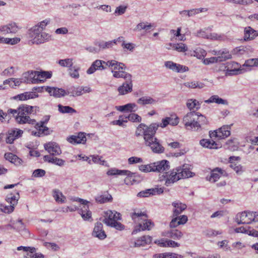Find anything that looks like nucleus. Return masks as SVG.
Instances as JSON below:
<instances>
[{
  "label": "nucleus",
  "mask_w": 258,
  "mask_h": 258,
  "mask_svg": "<svg viewBox=\"0 0 258 258\" xmlns=\"http://www.w3.org/2000/svg\"><path fill=\"white\" fill-rule=\"evenodd\" d=\"M36 108V106L22 105L16 109H9L8 112L9 114H12L11 117L15 118L17 123L20 124L28 123L32 125L35 124V120L31 119L29 115L31 114L34 111V109Z\"/></svg>",
  "instance_id": "nucleus-1"
},
{
  "label": "nucleus",
  "mask_w": 258,
  "mask_h": 258,
  "mask_svg": "<svg viewBox=\"0 0 258 258\" xmlns=\"http://www.w3.org/2000/svg\"><path fill=\"white\" fill-rule=\"evenodd\" d=\"M133 220L139 225L136 226L133 231V234H136L141 230H150L154 226L153 223L147 219V215L142 212H135L132 214Z\"/></svg>",
  "instance_id": "nucleus-2"
},
{
  "label": "nucleus",
  "mask_w": 258,
  "mask_h": 258,
  "mask_svg": "<svg viewBox=\"0 0 258 258\" xmlns=\"http://www.w3.org/2000/svg\"><path fill=\"white\" fill-rule=\"evenodd\" d=\"M105 65L107 68H110L113 77L127 79L130 78L131 74L125 72V67L123 63L112 59L107 61Z\"/></svg>",
  "instance_id": "nucleus-3"
},
{
  "label": "nucleus",
  "mask_w": 258,
  "mask_h": 258,
  "mask_svg": "<svg viewBox=\"0 0 258 258\" xmlns=\"http://www.w3.org/2000/svg\"><path fill=\"white\" fill-rule=\"evenodd\" d=\"M121 219V215L115 211L108 210L105 213L104 219L103 222L106 225L114 227L116 230H122L124 226L117 221Z\"/></svg>",
  "instance_id": "nucleus-4"
},
{
  "label": "nucleus",
  "mask_w": 258,
  "mask_h": 258,
  "mask_svg": "<svg viewBox=\"0 0 258 258\" xmlns=\"http://www.w3.org/2000/svg\"><path fill=\"white\" fill-rule=\"evenodd\" d=\"M28 37L33 44H40L51 39V35L32 27L28 31Z\"/></svg>",
  "instance_id": "nucleus-5"
},
{
  "label": "nucleus",
  "mask_w": 258,
  "mask_h": 258,
  "mask_svg": "<svg viewBox=\"0 0 258 258\" xmlns=\"http://www.w3.org/2000/svg\"><path fill=\"white\" fill-rule=\"evenodd\" d=\"M159 127L157 123H152L149 126H147L144 123H141L137 127L135 134L137 136H143L144 142L147 140L146 137L150 138L155 133Z\"/></svg>",
  "instance_id": "nucleus-6"
},
{
  "label": "nucleus",
  "mask_w": 258,
  "mask_h": 258,
  "mask_svg": "<svg viewBox=\"0 0 258 258\" xmlns=\"http://www.w3.org/2000/svg\"><path fill=\"white\" fill-rule=\"evenodd\" d=\"M108 175H126L124 182L127 185L133 184L136 181V173L127 170H119L116 168H111L107 172Z\"/></svg>",
  "instance_id": "nucleus-7"
},
{
  "label": "nucleus",
  "mask_w": 258,
  "mask_h": 258,
  "mask_svg": "<svg viewBox=\"0 0 258 258\" xmlns=\"http://www.w3.org/2000/svg\"><path fill=\"white\" fill-rule=\"evenodd\" d=\"M225 61L226 53L223 51L220 55L204 59L203 62L205 65L216 63V67L219 68V71H225L226 70Z\"/></svg>",
  "instance_id": "nucleus-8"
},
{
  "label": "nucleus",
  "mask_w": 258,
  "mask_h": 258,
  "mask_svg": "<svg viewBox=\"0 0 258 258\" xmlns=\"http://www.w3.org/2000/svg\"><path fill=\"white\" fill-rule=\"evenodd\" d=\"M197 117V112L195 111L189 112L184 115L183 122L185 127L188 130L198 131L199 125L196 119Z\"/></svg>",
  "instance_id": "nucleus-9"
},
{
  "label": "nucleus",
  "mask_w": 258,
  "mask_h": 258,
  "mask_svg": "<svg viewBox=\"0 0 258 258\" xmlns=\"http://www.w3.org/2000/svg\"><path fill=\"white\" fill-rule=\"evenodd\" d=\"M146 139L147 140L145 142V145L149 147L154 153L160 154L164 152V148L155 137V135H152L150 138L146 137Z\"/></svg>",
  "instance_id": "nucleus-10"
},
{
  "label": "nucleus",
  "mask_w": 258,
  "mask_h": 258,
  "mask_svg": "<svg viewBox=\"0 0 258 258\" xmlns=\"http://www.w3.org/2000/svg\"><path fill=\"white\" fill-rule=\"evenodd\" d=\"M246 72V70L242 68V66L236 62H227V76L238 75Z\"/></svg>",
  "instance_id": "nucleus-11"
},
{
  "label": "nucleus",
  "mask_w": 258,
  "mask_h": 258,
  "mask_svg": "<svg viewBox=\"0 0 258 258\" xmlns=\"http://www.w3.org/2000/svg\"><path fill=\"white\" fill-rule=\"evenodd\" d=\"M160 180H165V185L167 186H171L174 182L180 179L176 169H173L172 171L165 172L160 177Z\"/></svg>",
  "instance_id": "nucleus-12"
},
{
  "label": "nucleus",
  "mask_w": 258,
  "mask_h": 258,
  "mask_svg": "<svg viewBox=\"0 0 258 258\" xmlns=\"http://www.w3.org/2000/svg\"><path fill=\"white\" fill-rule=\"evenodd\" d=\"M74 201L78 202L84 205L83 207L80 210L79 213L81 215L82 218L84 220H90L92 218V213L88 210L89 206L87 204L89 202L80 198H76Z\"/></svg>",
  "instance_id": "nucleus-13"
},
{
  "label": "nucleus",
  "mask_w": 258,
  "mask_h": 258,
  "mask_svg": "<svg viewBox=\"0 0 258 258\" xmlns=\"http://www.w3.org/2000/svg\"><path fill=\"white\" fill-rule=\"evenodd\" d=\"M252 212L244 211L237 214L235 217V221L238 224H251Z\"/></svg>",
  "instance_id": "nucleus-14"
},
{
  "label": "nucleus",
  "mask_w": 258,
  "mask_h": 258,
  "mask_svg": "<svg viewBox=\"0 0 258 258\" xmlns=\"http://www.w3.org/2000/svg\"><path fill=\"white\" fill-rule=\"evenodd\" d=\"M33 83H39L44 82L46 79L50 78L52 74L49 72L45 71H34L32 73Z\"/></svg>",
  "instance_id": "nucleus-15"
},
{
  "label": "nucleus",
  "mask_w": 258,
  "mask_h": 258,
  "mask_svg": "<svg viewBox=\"0 0 258 258\" xmlns=\"http://www.w3.org/2000/svg\"><path fill=\"white\" fill-rule=\"evenodd\" d=\"M125 82L121 85L119 86L117 88L119 95H126L133 91V83L132 80V76L130 75L129 79H124Z\"/></svg>",
  "instance_id": "nucleus-16"
},
{
  "label": "nucleus",
  "mask_w": 258,
  "mask_h": 258,
  "mask_svg": "<svg viewBox=\"0 0 258 258\" xmlns=\"http://www.w3.org/2000/svg\"><path fill=\"white\" fill-rule=\"evenodd\" d=\"M92 236L97 238L99 240L105 239L107 235L103 230V225L100 222H96L95 224L93 230L92 232Z\"/></svg>",
  "instance_id": "nucleus-17"
},
{
  "label": "nucleus",
  "mask_w": 258,
  "mask_h": 258,
  "mask_svg": "<svg viewBox=\"0 0 258 258\" xmlns=\"http://www.w3.org/2000/svg\"><path fill=\"white\" fill-rule=\"evenodd\" d=\"M23 131L20 129L14 128L8 131L7 133L6 142L7 144H12L14 141L22 135Z\"/></svg>",
  "instance_id": "nucleus-18"
},
{
  "label": "nucleus",
  "mask_w": 258,
  "mask_h": 258,
  "mask_svg": "<svg viewBox=\"0 0 258 258\" xmlns=\"http://www.w3.org/2000/svg\"><path fill=\"white\" fill-rule=\"evenodd\" d=\"M44 149L50 154L53 156L59 155L61 153V150L59 145L55 142H48L44 145Z\"/></svg>",
  "instance_id": "nucleus-19"
},
{
  "label": "nucleus",
  "mask_w": 258,
  "mask_h": 258,
  "mask_svg": "<svg viewBox=\"0 0 258 258\" xmlns=\"http://www.w3.org/2000/svg\"><path fill=\"white\" fill-rule=\"evenodd\" d=\"M240 160V158L238 156L229 157L230 167L238 174H241L243 172L242 167L239 164Z\"/></svg>",
  "instance_id": "nucleus-20"
},
{
  "label": "nucleus",
  "mask_w": 258,
  "mask_h": 258,
  "mask_svg": "<svg viewBox=\"0 0 258 258\" xmlns=\"http://www.w3.org/2000/svg\"><path fill=\"white\" fill-rule=\"evenodd\" d=\"M162 235L175 240H178L183 236V233L181 231L175 228H170L164 231Z\"/></svg>",
  "instance_id": "nucleus-21"
},
{
  "label": "nucleus",
  "mask_w": 258,
  "mask_h": 258,
  "mask_svg": "<svg viewBox=\"0 0 258 258\" xmlns=\"http://www.w3.org/2000/svg\"><path fill=\"white\" fill-rule=\"evenodd\" d=\"M195 35L199 37H202L204 38L215 40H220L223 38V37L221 35L217 33H213L208 34L205 29H200L198 30Z\"/></svg>",
  "instance_id": "nucleus-22"
},
{
  "label": "nucleus",
  "mask_w": 258,
  "mask_h": 258,
  "mask_svg": "<svg viewBox=\"0 0 258 258\" xmlns=\"http://www.w3.org/2000/svg\"><path fill=\"white\" fill-rule=\"evenodd\" d=\"M164 66L167 69L177 73H183L187 71V68L185 66L176 63L172 61H165Z\"/></svg>",
  "instance_id": "nucleus-23"
},
{
  "label": "nucleus",
  "mask_w": 258,
  "mask_h": 258,
  "mask_svg": "<svg viewBox=\"0 0 258 258\" xmlns=\"http://www.w3.org/2000/svg\"><path fill=\"white\" fill-rule=\"evenodd\" d=\"M106 62L99 59L96 60L87 70V73L88 74H92L97 70H103L107 69V66L105 65Z\"/></svg>",
  "instance_id": "nucleus-24"
},
{
  "label": "nucleus",
  "mask_w": 258,
  "mask_h": 258,
  "mask_svg": "<svg viewBox=\"0 0 258 258\" xmlns=\"http://www.w3.org/2000/svg\"><path fill=\"white\" fill-rule=\"evenodd\" d=\"M163 192V187H156L141 191L138 194L137 196L139 197H148L151 195H160Z\"/></svg>",
  "instance_id": "nucleus-25"
},
{
  "label": "nucleus",
  "mask_w": 258,
  "mask_h": 258,
  "mask_svg": "<svg viewBox=\"0 0 258 258\" xmlns=\"http://www.w3.org/2000/svg\"><path fill=\"white\" fill-rule=\"evenodd\" d=\"M67 141L72 144H85L86 137L84 133H79L77 135H72L67 138Z\"/></svg>",
  "instance_id": "nucleus-26"
},
{
  "label": "nucleus",
  "mask_w": 258,
  "mask_h": 258,
  "mask_svg": "<svg viewBox=\"0 0 258 258\" xmlns=\"http://www.w3.org/2000/svg\"><path fill=\"white\" fill-rule=\"evenodd\" d=\"M207 10L208 9L205 8L192 9L189 10H183L180 11L179 14L182 17H191L200 13L206 12Z\"/></svg>",
  "instance_id": "nucleus-27"
},
{
  "label": "nucleus",
  "mask_w": 258,
  "mask_h": 258,
  "mask_svg": "<svg viewBox=\"0 0 258 258\" xmlns=\"http://www.w3.org/2000/svg\"><path fill=\"white\" fill-rule=\"evenodd\" d=\"M169 164V162L165 160L153 163L154 172H162L168 170L170 167Z\"/></svg>",
  "instance_id": "nucleus-28"
},
{
  "label": "nucleus",
  "mask_w": 258,
  "mask_h": 258,
  "mask_svg": "<svg viewBox=\"0 0 258 258\" xmlns=\"http://www.w3.org/2000/svg\"><path fill=\"white\" fill-rule=\"evenodd\" d=\"M258 36V32L251 27H246L244 30L243 39L244 41H250L255 39Z\"/></svg>",
  "instance_id": "nucleus-29"
},
{
  "label": "nucleus",
  "mask_w": 258,
  "mask_h": 258,
  "mask_svg": "<svg viewBox=\"0 0 258 258\" xmlns=\"http://www.w3.org/2000/svg\"><path fill=\"white\" fill-rule=\"evenodd\" d=\"M223 173L224 170L221 168H215L211 171L210 175L207 176L206 179L210 182H215L220 178L221 175L223 174Z\"/></svg>",
  "instance_id": "nucleus-30"
},
{
  "label": "nucleus",
  "mask_w": 258,
  "mask_h": 258,
  "mask_svg": "<svg viewBox=\"0 0 258 258\" xmlns=\"http://www.w3.org/2000/svg\"><path fill=\"white\" fill-rule=\"evenodd\" d=\"M45 90L50 95L56 98H59L67 95V93L64 90L58 88L47 87Z\"/></svg>",
  "instance_id": "nucleus-31"
},
{
  "label": "nucleus",
  "mask_w": 258,
  "mask_h": 258,
  "mask_svg": "<svg viewBox=\"0 0 258 258\" xmlns=\"http://www.w3.org/2000/svg\"><path fill=\"white\" fill-rule=\"evenodd\" d=\"M179 176L180 179L181 178H188L192 177L194 174L189 169L188 165H184L182 167H179L176 169Z\"/></svg>",
  "instance_id": "nucleus-32"
},
{
  "label": "nucleus",
  "mask_w": 258,
  "mask_h": 258,
  "mask_svg": "<svg viewBox=\"0 0 258 258\" xmlns=\"http://www.w3.org/2000/svg\"><path fill=\"white\" fill-rule=\"evenodd\" d=\"M4 26V27L2 29V31L4 32V35L7 34H15L20 29V27L15 22H11Z\"/></svg>",
  "instance_id": "nucleus-33"
},
{
  "label": "nucleus",
  "mask_w": 258,
  "mask_h": 258,
  "mask_svg": "<svg viewBox=\"0 0 258 258\" xmlns=\"http://www.w3.org/2000/svg\"><path fill=\"white\" fill-rule=\"evenodd\" d=\"M6 160L9 161L11 163L14 164L16 166H19L22 165L23 163V160L18 157L17 155L12 153H6L4 155Z\"/></svg>",
  "instance_id": "nucleus-34"
},
{
  "label": "nucleus",
  "mask_w": 258,
  "mask_h": 258,
  "mask_svg": "<svg viewBox=\"0 0 258 258\" xmlns=\"http://www.w3.org/2000/svg\"><path fill=\"white\" fill-rule=\"evenodd\" d=\"M209 136L211 139L218 138L222 139L225 138L226 136V126L223 125L220 128L214 131L209 132Z\"/></svg>",
  "instance_id": "nucleus-35"
},
{
  "label": "nucleus",
  "mask_w": 258,
  "mask_h": 258,
  "mask_svg": "<svg viewBox=\"0 0 258 258\" xmlns=\"http://www.w3.org/2000/svg\"><path fill=\"white\" fill-rule=\"evenodd\" d=\"M172 205L174 207L173 210V216H177L187 207L185 204H183L179 201H175L173 202Z\"/></svg>",
  "instance_id": "nucleus-36"
},
{
  "label": "nucleus",
  "mask_w": 258,
  "mask_h": 258,
  "mask_svg": "<svg viewBox=\"0 0 258 258\" xmlns=\"http://www.w3.org/2000/svg\"><path fill=\"white\" fill-rule=\"evenodd\" d=\"M115 109L120 112H132L137 110L138 107L135 103H128L124 105L116 106Z\"/></svg>",
  "instance_id": "nucleus-37"
},
{
  "label": "nucleus",
  "mask_w": 258,
  "mask_h": 258,
  "mask_svg": "<svg viewBox=\"0 0 258 258\" xmlns=\"http://www.w3.org/2000/svg\"><path fill=\"white\" fill-rule=\"evenodd\" d=\"M20 198L19 194L18 191H15L14 193H11L7 195L6 201L7 202L11 204L10 206H14L18 203V200Z\"/></svg>",
  "instance_id": "nucleus-38"
},
{
  "label": "nucleus",
  "mask_w": 258,
  "mask_h": 258,
  "mask_svg": "<svg viewBox=\"0 0 258 258\" xmlns=\"http://www.w3.org/2000/svg\"><path fill=\"white\" fill-rule=\"evenodd\" d=\"M52 196L57 203L62 204L64 203L66 201V197L63 195L62 192L58 189L53 190Z\"/></svg>",
  "instance_id": "nucleus-39"
},
{
  "label": "nucleus",
  "mask_w": 258,
  "mask_h": 258,
  "mask_svg": "<svg viewBox=\"0 0 258 258\" xmlns=\"http://www.w3.org/2000/svg\"><path fill=\"white\" fill-rule=\"evenodd\" d=\"M95 201L99 204H104L107 202H111L112 200V196L108 194L99 195L95 197Z\"/></svg>",
  "instance_id": "nucleus-40"
},
{
  "label": "nucleus",
  "mask_w": 258,
  "mask_h": 258,
  "mask_svg": "<svg viewBox=\"0 0 258 258\" xmlns=\"http://www.w3.org/2000/svg\"><path fill=\"white\" fill-rule=\"evenodd\" d=\"M202 146L210 149H217V144L213 140L203 139L200 141Z\"/></svg>",
  "instance_id": "nucleus-41"
},
{
  "label": "nucleus",
  "mask_w": 258,
  "mask_h": 258,
  "mask_svg": "<svg viewBox=\"0 0 258 258\" xmlns=\"http://www.w3.org/2000/svg\"><path fill=\"white\" fill-rule=\"evenodd\" d=\"M82 87H71L68 89L67 94H70L73 97L79 96L83 94L82 92Z\"/></svg>",
  "instance_id": "nucleus-42"
},
{
  "label": "nucleus",
  "mask_w": 258,
  "mask_h": 258,
  "mask_svg": "<svg viewBox=\"0 0 258 258\" xmlns=\"http://www.w3.org/2000/svg\"><path fill=\"white\" fill-rule=\"evenodd\" d=\"M153 258H183V256L174 253L165 252L155 254Z\"/></svg>",
  "instance_id": "nucleus-43"
},
{
  "label": "nucleus",
  "mask_w": 258,
  "mask_h": 258,
  "mask_svg": "<svg viewBox=\"0 0 258 258\" xmlns=\"http://www.w3.org/2000/svg\"><path fill=\"white\" fill-rule=\"evenodd\" d=\"M151 241L152 238L150 236H143L139 238L136 242H135V246L138 247L144 245L146 244L150 243Z\"/></svg>",
  "instance_id": "nucleus-44"
},
{
  "label": "nucleus",
  "mask_w": 258,
  "mask_h": 258,
  "mask_svg": "<svg viewBox=\"0 0 258 258\" xmlns=\"http://www.w3.org/2000/svg\"><path fill=\"white\" fill-rule=\"evenodd\" d=\"M253 49L250 46H241L233 49L232 53L237 55L244 54L245 52H252Z\"/></svg>",
  "instance_id": "nucleus-45"
},
{
  "label": "nucleus",
  "mask_w": 258,
  "mask_h": 258,
  "mask_svg": "<svg viewBox=\"0 0 258 258\" xmlns=\"http://www.w3.org/2000/svg\"><path fill=\"white\" fill-rule=\"evenodd\" d=\"M239 145V142L236 138H231L227 141V146L228 147L230 150L232 151L237 150Z\"/></svg>",
  "instance_id": "nucleus-46"
},
{
  "label": "nucleus",
  "mask_w": 258,
  "mask_h": 258,
  "mask_svg": "<svg viewBox=\"0 0 258 258\" xmlns=\"http://www.w3.org/2000/svg\"><path fill=\"white\" fill-rule=\"evenodd\" d=\"M183 85L191 89H202L205 87V85L203 83L197 81L186 82L184 83Z\"/></svg>",
  "instance_id": "nucleus-47"
},
{
  "label": "nucleus",
  "mask_w": 258,
  "mask_h": 258,
  "mask_svg": "<svg viewBox=\"0 0 258 258\" xmlns=\"http://www.w3.org/2000/svg\"><path fill=\"white\" fill-rule=\"evenodd\" d=\"M168 45L172 46V49L178 52H184L187 50V46L182 43L172 44L168 43Z\"/></svg>",
  "instance_id": "nucleus-48"
},
{
  "label": "nucleus",
  "mask_w": 258,
  "mask_h": 258,
  "mask_svg": "<svg viewBox=\"0 0 258 258\" xmlns=\"http://www.w3.org/2000/svg\"><path fill=\"white\" fill-rule=\"evenodd\" d=\"M156 100L151 97L144 96L139 98L137 102L142 105L152 104L156 103Z\"/></svg>",
  "instance_id": "nucleus-49"
},
{
  "label": "nucleus",
  "mask_w": 258,
  "mask_h": 258,
  "mask_svg": "<svg viewBox=\"0 0 258 258\" xmlns=\"http://www.w3.org/2000/svg\"><path fill=\"white\" fill-rule=\"evenodd\" d=\"M20 41V39L17 37L10 38H5L0 36V43L2 44H10L11 45H14L17 44Z\"/></svg>",
  "instance_id": "nucleus-50"
},
{
  "label": "nucleus",
  "mask_w": 258,
  "mask_h": 258,
  "mask_svg": "<svg viewBox=\"0 0 258 258\" xmlns=\"http://www.w3.org/2000/svg\"><path fill=\"white\" fill-rule=\"evenodd\" d=\"M51 20L49 18L46 19L39 23H37L36 25L33 27V28H35L37 30L43 31L46 27L49 25L50 23Z\"/></svg>",
  "instance_id": "nucleus-51"
},
{
  "label": "nucleus",
  "mask_w": 258,
  "mask_h": 258,
  "mask_svg": "<svg viewBox=\"0 0 258 258\" xmlns=\"http://www.w3.org/2000/svg\"><path fill=\"white\" fill-rule=\"evenodd\" d=\"M58 110L61 113H75L77 111L73 108L69 106H63L61 104L58 105Z\"/></svg>",
  "instance_id": "nucleus-52"
},
{
  "label": "nucleus",
  "mask_w": 258,
  "mask_h": 258,
  "mask_svg": "<svg viewBox=\"0 0 258 258\" xmlns=\"http://www.w3.org/2000/svg\"><path fill=\"white\" fill-rule=\"evenodd\" d=\"M38 96L35 93L33 92H25L17 96V98L20 100H26L29 99L36 98Z\"/></svg>",
  "instance_id": "nucleus-53"
},
{
  "label": "nucleus",
  "mask_w": 258,
  "mask_h": 258,
  "mask_svg": "<svg viewBox=\"0 0 258 258\" xmlns=\"http://www.w3.org/2000/svg\"><path fill=\"white\" fill-rule=\"evenodd\" d=\"M206 103H216L218 104H225V101L217 95H213L209 99L205 101Z\"/></svg>",
  "instance_id": "nucleus-54"
},
{
  "label": "nucleus",
  "mask_w": 258,
  "mask_h": 258,
  "mask_svg": "<svg viewBox=\"0 0 258 258\" xmlns=\"http://www.w3.org/2000/svg\"><path fill=\"white\" fill-rule=\"evenodd\" d=\"M186 106L190 110L195 109L198 110L200 107V104L196 99H188L186 102Z\"/></svg>",
  "instance_id": "nucleus-55"
},
{
  "label": "nucleus",
  "mask_w": 258,
  "mask_h": 258,
  "mask_svg": "<svg viewBox=\"0 0 258 258\" xmlns=\"http://www.w3.org/2000/svg\"><path fill=\"white\" fill-rule=\"evenodd\" d=\"M115 42L111 41H101L98 43V46L101 49H109L113 47L114 45Z\"/></svg>",
  "instance_id": "nucleus-56"
},
{
  "label": "nucleus",
  "mask_w": 258,
  "mask_h": 258,
  "mask_svg": "<svg viewBox=\"0 0 258 258\" xmlns=\"http://www.w3.org/2000/svg\"><path fill=\"white\" fill-rule=\"evenodd\" d=\"M17 68L10 67L5 69L2 73V75L5 77H10L13 76L17 71Z\"/></svg>",
  "instance_id": "nucleus-57"
},
{
  "label": "nucleus",
  "mask_w": 258,
  "mask_h": 258,
  "mask_svg": "<svg viewBox=\"0 0 258 258\" xmlns=\"http://www.w3.org/2000/svg\"><path fill=\"white\" fill-rule=\"evenodd\" d=\"M258 66V58H250L245 61L244 63L242 65V68L244 67H253Z\"/></svg>",
  "instance_id": "nucleus-58"
},
{
  "label": "nucleus",
  "mask_w": 258,
  "mask_h": 258,
  "mask_svg": "<svg viewBox=\"0 0 258 258\" xmlns=\"http://www.w3.org/2000/svg\"><path fill=\"white\" fill-rule=\"evenodd\" d=\"M80 68L77 66H74L69 69V75L70 76L74 79H78L80 77L79 71Z\"/></svg>",
  "instance_id": "nucleus-59"
},
{
  "label": "nucleus",
  "mask_w": 258,
  "mask_h": 258,
  "mask_svg": "<svg viewBox=\"0 0 258 258\" xmlns=\"http://www.w3.org/2000/svg\"><path fill=\"white\" fill-rule=\"evenodd\" d=\"M125 119L133 122H140L142 120L141 117L136 113H130L128 115L125 116Z\"/></svg>",
  "instance_id": "nucleus-60"
},
{
  "label": "nucleus",
  "mask_w": 258,
  "mask_h": 258,
  "mask_svg": "<svg viewBox=\"0 0 258 258\" xmlns=\"http://www.w3.org/2000/svg\"><path fill=\"white\" fill-rule=\"evenodd\" d=\"M206 51L204 49L198 48L194 51V54L192 55L198 59H202L206 55Z\"/></svg>",
  "instance_id": "nucleus-61"
},
{
  "label": "nucleus",
  "mask_w": 258,
  "mask_h": 258,
  "mask_svg": "<svg viewBox=\"0 0 258 258\" xmlns=\"http://www.w3.org/2000/svg\"><path fill=\"white\" fill-rule=\"evenodd\" d=\"M125 116L120 115L118 117V120H113L111 122V124L113 125H117L120 126L125 127L126 125L124 123L127 122V120L125 119Z\"/></svg>",
  "instance_id": "nucleus-62"
},
{
  "label": "nucleus",
  "mask_w": 258,
  "mask_h": 258,
  "mask_svg": "<svg viewBox=\"0 0 258 258\" xmlns=\"http://www.w3.org/2000/svg\"><path fill=\"white\" fill-rule=\"evenodd\" d=\"M59 64L63 67H67L71 68L72 67L73 64V58H66L64 59H60L58 62Z\"/></svg>",
  "instance_id": "nucleus-63"
},
{
  "label": "nucleus",
  "mask_w": 258,
  "mask_h": 258,
  "mask_svg": "<svg viewBox=\"0 0 258 258\" xmlns=\"http://www.w3.org/2000/svg\"><path fill=\"white\" fill-rule=\"evenodd\" d=\"M139 170L143 172H154L153 164L141 165L139 166Z\"/></svg>",
  "instance_id": "nucleus-64"
}]
</instances>
